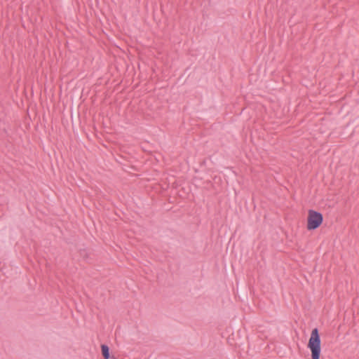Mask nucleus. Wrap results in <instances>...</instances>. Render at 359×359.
<instances>
[{"mask_svg": "<svg viewBox=\"0 0 359 359\" xmlns=\"http://www.w3.org/2000/svg\"><path fill=\"white\" fill-rule=\"evenodd\" d=\"M308 348L311 352L312 359H320L321 351L320 338L317 328H314L311 332L308 343Z\"/></svg>", "mask_w": 359, "mask_h": 359, "instance_id": "nucleus-1", "label": "nucleus"}, {"mask_svg": "<svg viewBox=\"0 0 359 359\" xmlns=\"http://www.w3.org/2000/svg\"><path fill=\"white\" fill-rule=\"evenodd\" d=\"M323 220V215L318 212L310 210L307 217V229L314 230L320 226Z\"/></svg>", "mask_w": 359, "mask_h": 359, "instance_id": "nucleus-2", "label": "nucleus"}, {"mask_svg": "<svg viewBox=\"0 0 359 359\" xmlns=\"http://www.w3.org/2000/svg\"><path fill=\"white\" fill-rule=\"evenodd\" d=\"M102 349V353L104 359H109V347L107 345H102L101 346Z\"/></svg>", "mask_w": 359, "mask_h": 359, "instance_id": "nucleus-3", "label": "nucleus"}]
</instances>
